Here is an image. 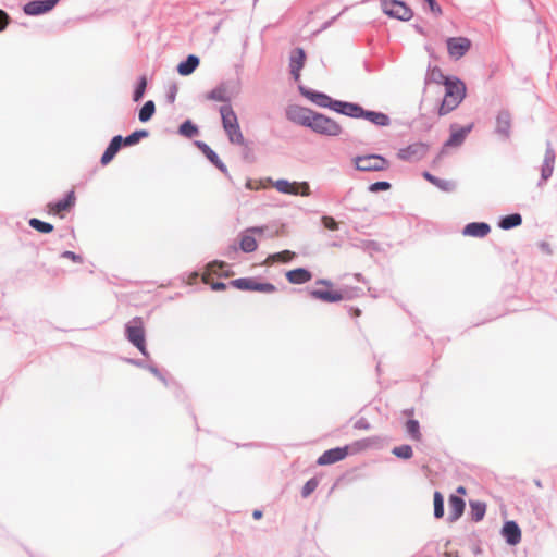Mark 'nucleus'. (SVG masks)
<instances>
[{
  "instance_id": "f257e3e1",
  "label": "nucleus",
  "mask_w": 557,
  "mask_h": 557,
  "mask_svg": "<svg viewBox=\"0 0 557 557\" xmlns=\"http://www.w3.org/2000/svg\"><path fill=\"white\" fill-rule=\"evenodd\" d=\"M445 96L440 107V115H445L456 109L466 96V86L459 79L445 77Z\"/></svg>"
},
{
  "instance_id": "f03ea898",
  "label": "nucleus",
  "mask_w": 557,
  "mask_h": 557,
  "mask_svg": "<svg viewBox=\"0 0 557 557\" xmlns=\"http://www.w3.org/2000/svg\"><path fill=\"white\" fill-rule=\"evenodd\" d=\"M223 128L232 144L243 146L245 138L240 131L238 119L230 104H224L220 108Z\"/></svg>"
},
{
  "instance_id": "7ed1b4c3",
  "label": "nucleus",
  "mask_w": 557,
  "mask_h": 557,
  "mask_svg": "<svg viewBox=\"0 0 557 557\" xmlns=\"http://www.w3.org/2000/svg\"><path fill=\"white\" fill-rule=\"evenodd\" d=\"M308 127L326 136H338L342 133V127L337 122L315 112H313Z\"/></svg>"
},
{
  "instance_id": "20e7f679",
  "label": "nucleus",
  "mask_w": 557,
  "mask_h": 557,
  "mask_svg": "<svg viewBox=\"0 0 557 557\" xmlns=\"http://www.w3.org/2000/svg\"><path fill=\"white\" fill-rule=\"evenodd\" d=\"M126 335L128 341L138 348V350L147 356L146 342H145V329L143 319L137 317L134 318L126 325Z\"/></svg>"
},
{
  "instance_id": "39448f33",
  "label": "nucleus",
  "mask_w": 557,
  "mask_h": 557,
  "mask_svg": "<svg viewBox=\"0 0 557 557\" xmlns=\"http://www.w3.org/2000/svg\"><path fill=\"white\" fill-rule=\"evenodd\" d=\"M354 164L359 171H384L389 166V162L380 154L358 156Z\"/></svg>"
},
{
  "instance_id": "423d86ee",
  "label": "nucleus",
  "mask_w": 557,
  "mask_h": 557,
  "mask_svg": "<svg viewBox=\"0 0 557 557\" xmlns=\"http://www.w3.org/2000/svg\"><path fill=\"white\" fill-rule=\"evenodd\" d=\"M381 7L385 14L400 21H409L413 16L412 10L401 1L382 0Z\"/></svg>"
},
{
  "instance_id": "0eeeda50",
  "label": "nucleus",
  "mask_w": 557,
  "mask_h": 557,
  "mask_svg": "<svg viewBox=\"0 0 557 557\" xmlns=\"http://www.w3.org/2000/svg\"><path fill=\"white\" fill-rule=\"evenodd\" d=\"M231 285L240 290L259 292L271 294L276 292V286L272 283H260L253 277H242L231 282Z\"/></svg>"
},
{
  "instance_id": "6e6552de",
  "label": "nucleus",
  "mask_w": 557,
  "mask_h": 557,
  "mask_svg": "<svg viewBox=\"0 0 557 557\" xmlns=\"http://www.w3.org/2000/svg\"><path fill=\"white\" fill-rule=\"evenodd\" d=\"M317 285L325 286L326 288H314L310 292V296L314 299L325 301V302H337L343 300L344 294L339 290L332 289L333 283L327 280H319L317 281Z\"/></svg>"
},
{
  "instance_id": "1a4fd4ad",
  "label": "nucleus",
  "mask_w": 557,
  "mask_h": 557,
  "mask_svg": "<svg viewBox=\"0 0 557 557\" xmlns=\"http://www.w3.org/2000/svg\"><path fill=\"white\" fill-rule=\"evenodd\" d=\"M473 128V124H469L465 127H458L457 125L450 126V136L449 138L444 143L441 153H447L449 148H457L463 144L467 136L471 133Z\"/></svg>"
},
{
  "instance_id": "9d476101",
  "label": "nucleus",
  "mask_w": 557,
  "mask_h": 557,
  "mask_svg": "<svg viewBox=\"0 0 557 557\" xmlns=\"http://www.w3.org/2000/svg\"><path fill=\"white\" fill-rule=\"evenodd\" d=\"M446 44L449 57L456 60L462 58L471 48V40L466 37H450Z\"/></svg>"
},
{
  "instance_id": "9b49d317",
  "label": "nucleus",
  "mask_w": 557,
  "mask_h": 557,
  "mask_svg": "<svg viewBox=\"0 0 557 557\" xmlns=\"http://www.w3.org/2000/svg\"><path fill=\"white\" fill-rule=\"evenodd\" d=\"M273 186L283 194H290V195H302L308 196L310 194V187L308 183H297V182H288L286 180H278L276 181Z\"/></svg>"
},
{
  "instance_id": "f8f14e48",
  "label": "nucleus",
  "mask_w": 557,
  "mask_h": 557,
  "mask_svg": "<svg viewBox=\"0 0 557 557\" xmlns=\"http://www.w3.org/2000/svg\"><path fill=\"white\" fill-rule=\"evenodd\" d=\"M349 454V446L336 447L324 451L318 459V465H332L345 459Z\"/></svg>"
},
{
  "instance_id": "ddd939ff",
  "label": "nucleus",
  "mask_w": 557,
  "mask_h": 557,
  "mask_svg": "<svg viewBox=\"0 0 557 557\" xmlns=\"http://www.w3.org/2000/svg\"><path fill=\"white\" fill-rule=\"evenodd\" d=\"M75 203V194L74 191H70L65 199L60 200L58 202H51L47 206V211L49 214L63 216L65 212H69Z\"/></svg>"
},
{
  "instance_id": "4468645a",
  "label": "nucleus",
  "mask_w": 557,
  "mask_h": 557,
  "mask_svg": "<svg viewBox=\"0 0 557 557\" xmlns=\"http://www.w3.org/2000/svg\"><path fill=\"white\" fill-rule=\"evenodd\" d=\"M426 150L428 147L424 144L417 143L400 149L397 156L399 159L405 161H414L423 158L426 153Z\"/></svg>"
},
{
  "instance_id": "2eb2a0df",
  "label": "nucleus",
  "mask_w": 557,
  "mask_h": 557,
  "mask_svg": "<svg viewBox=\"0 0 557 557\" xmlns=\"http://www.w3.org/2000/svg\"><path fill=\"white\" fill-rule=\"evenodd\" d=\"M306 54L304 49L296 48L292 51L289 58V69L295 81H299L300 71L305 65Z\"/></svg>"
},
{
  "instance_id": "dca6fc26",
  "label": "nucleus",
  "mask_w": 557,
  "mask_h": 557,
  "mask_svg": "<svg viewBox=\"0 0 557 557\" xmlns=\"http://www.w3.org/2000/svg\"><path fill=\"white\" fill-rule=\"evenodd\" d=\"M313 111L294 106L287 110V116L290 121L304 126H309Z\"/></svg>"
},
{
  "instance_id": "f3484780",
  "label": "nucleus",
  "mask_w": 557,
  "mask_h": 557,
  "mask_svg": "<svg viewBox=\"0 0 557 557\" xmlns=\"http://www.w3.org/2000/svg\"><path fill=\"white\" fill-rule=\"evenodd\" d=\"M502 535L509 545H517L521 541V530L515 521L505 522Z\"/></svg>"
},
{
  "instance_id": "a211bd4d",
  "label": "nucleus",
  "mask_w": 557,
  "mask_h": 557,
  "mask_svg": "<svg viewBox=\"0 0 557 557\" xmlns=\"http://www.w3.org/2000/svg\"><path fill=\"white\" fill-rule=\"evenodd\" d=\"M57 3V0H37L28 2L24 7V12L28 15H38L41 13H46L50 11L54 4Z\"/></svg>"
},
{
  "instance_id": "6ab92c4d",
  "label": "nucleus",
  "mask_w": 557,
  "mask_h": 557,
  "mask_svg": "<svg viewBox=\"0 0 557 557\" xmlns=\"http://www.w3.org/2000/svg\"><path fill=\"white\" fill-rule=\"evenodd\" d=\"M333 110L351 117H361L364 113V110L358 104L337 100L334 101Z\"/></svg>"
},
{
  "instance_id": "aec40b11",
  "label": "nucleus",
  "mask_w": 557,
  "mask_h": 557,
  "mask_svg": "<svg viewBox=\"0 0 557 557\" xmlns=\"http://www.w3.org/2000/svg\"><path fill=\"white\" fill-rule=\"evenodd\" d=\"M491 231V227L487 223L483 222H473L466 225L463 228V235L472 236V237H484Z\"/></svg>"
},
{
  "instance_id": "412c9836",
  "label": "nucleus",
  "mask_w": 557,
  "mask_h": 557,
  "mask_svg": "<svg viewBox=\"0 0 557 557\" xmlns=\"http://www.w3.org/2000/svg\"><path fill=\"white\" fill-rule=\"evenodd\" d=\"M302 95L317 106L322 108H331L333 110L334 100H332V98L327 95L310 90L302 91Z\"/></svg>"
},
{
  "instance_id": "4be33fe9",
  "label": "nucleus",
  "mask_w": 557,
  "mask_h": 557,
  "mask_svg": "<svg viewBox=\"0 0 557 557\" xmlns=\"http://www.w3.org/2000/svg\"><path fill=\"white\" fill-rule=\"evenodd\" d=\"M286 278L290 284H305L312 278V274L304 268H298L288 271Z\"/></svg>"
},
{
  "instance_id": "5701e85b",
  "label": "nucleus",
  "mask_w": 557,
  "mask_h": 557,
  "mask_svg": "<svg viewBox=\"0 0 557 557\" xmlns=\"http://www.w3.org/2000/svg\"><path fill=\"white\" fill-rule=\"evenodd\" d=\"M122 136L117 135L112 138L111 143L107 147L106 151L101 157V164L107 165L115 157L122 145Z\"/></svg>"
},
{
  "instance_id": "b1692460",
  "label": "nucleus",
  "mask_w": 557,
  "mask_h": 557,
  "mask_svg": "<svg viewBox=\"0 0 557 557\" xmlns=\"http://www.w3.org/2000/svg\"><path fill=\"white\" fill-rule=\"evenodd\" d=\"M449 516L451 520H457L461 517L465 510V502L462 498L451 495L448 499Z\"/></svg>"
},
{
  "instance_id": "393cba45",
  "label": "nucleus",
  "mask_w": 557,
  "mask_h": 557,
  "mask_svg": "<svg viewBox=\"0 0 557 557\" xmlns=\"http://www.w3.org/2000/svg\"><path fill=\"white\" fill-rule=\"evenodd\" d=\"M511 126V116L507 111H502L496 117V131L507 136Z\"/></svg>"
},
{
  "instance_id": "a878e982",
  "label": "nucleus",
  "mask_w": 557,
  "mask_h": 557,
  "mask_svg": "<svg viewBox=\"0 0 557 557\" xmlns=\"http://www.w3.org/2000/svg\"><path fill=\"white\" fill-rule=\"evenodd\" d=\"M296 257V253L290 250H283L281 252H276L273 255H270L265 261V265H271L273 263L280 262V263H287L292 261Z\"/></svg>"
},
{
  "instance_id": "bb28decb",
  "label": "nucleus",
  "mask_w": 557,
  "mask_h": 557,
  "mask_svg": "<svg viewBox=\"0 0 557 557\" xmlns=\"http://www.w3.org/2000/svg\"><path fill=\"white\" fill-rule=\"evenodd\" d=\"M239 246L244 252H252L257 249L258 244L255 236L246 230L240 234Z\"/></svg>"
},
{
  "instance_id": "cd10ccee",
  "label": "nucleus",
  "mask_w": 557,
  "mask_h": 557,
  "mask_svg": "<svg viewBox=\"0 0 557 557\" xmlns=\"http://www.w3.org/2000/svg\"><path fill=\"white\" fill-rule=\"evenodd\" d=\"M199 64V59L196 55H189L186 61L182 62L177 66V72L183 75L191 74Z\"/></svg>"
},
{
  "instance_id": "c85d7f7f",
  "label": "nucleus",
  "mask_w": 557,
  "mask_h": 557,
  "mask_svg": "<svg viewBox=\"0 0 557 557\" xmlns=\"http://www.w3.org/2000/svg\"><path fill=\"white\" fill-rule=\"evenodd\" d=\"M216 264H210L208 271H206L202 275V281L205 284H208L211 286L213 290H223L226 288V285L222 282H214L213 274L215 273L214 267Z\"/></svg>"
},
{
  "instance_id": "c756f323",
  "label": "nucleus",
  "mask_w": 557,
  "mask_h": 557,
  "mask_svg": "<svg viewBox=\"0 0 557 557\" xmlns=\"http://www.w3.org/2000/svg\"><path fill=\"white\" fill-rule=\"evenodd\" d=\"M361 117H366L368 121L380 126H385L389 123L388 116L381 112L364 111Z\"/></svg>"
},
{
  "instance_id": "7c9ffc66",
  "label": "nucleus",
  "mask_w": 557,
  "mask_h": 557,
  "mask_svg": "<svg viewBox=\"0 0 557 557\" xmlns=\"http://www.w3.org/2000/svg\"><path fill=\"white\" fill-rule=\"evenodd\" d=\"M407 434L417 442L422 440V433L420 431V424L417 420H408L405 424Z\"/></svg>"
},
{
  "instance_id": "2f4dec72",
  "label": "nucleus",
  "mask_w": 557,
  "mask_h": 557,
  "mask_svg": "<svg viewBox=\"0 0 557 557\" xmlns=\"http://www.w3.org/2000/svg\"><path fill=\"white\" fill-rule=\"evenodd\" d=\"M423 177L426 181H429L430 183H432L433 185H435L438 188H441L442 190L450 191L454 188V185H453L451 182L437 178V177H435L434 175H432L429 172H424L423 173Z\"/></svg>"
},
{
  "instance_id": "473e14b6",
  "label": "nucleus",
  "mask_w": 557,
  "mask_h": 557,
  "mask_svg": "<svg viewBox=\"0 0 557 557\" xmlns=\"http://www.w3.org/2000/svg\"><path fill=\"white\" fill-rule=\"evenodd\" d=\"M522 223V218L518 213L509 214L503 218L499 222V227L503 230H509L519 226Z\"/></svg>"
},
{
  "instance_id": "72a5a7b5",
  "label": "nucleus",
  "mask_w": 557,
  "mask_h": 557,
  "mask_svg": "<svg viewBox=\"0 0 557 557\" xmlns=\"http://www.w3.org/2000/svg\"><path fill=\"white\" fill-rule=\"evenodd\" d=\"M470 508H471L470 513L474 521H480L483 519L485 511H486L485 504L480 503V502H473L470 504Z\"/></svg>"
},
{
  "instance_id": "f704fd0d",
  "label": "nucleus",
  "mask_w": 557,
  "mask_h": 557,
  "mask_svg": "<svg viewBox=\"0 0 557 557\" xmlns=\"http://www.w3.org/2000/svg\"><path fill=\"white\" fill-rule=\"evenodd\" d=\"M29 225L39 233L48 234L53 231V225L39 219L33 218L29 220Z\"/></svg>"
},
{
  "instance_id": "c9c22d12",
  "label": "nucleus",
  "mask_w": 557,
  "mask_h": 557,
  "mask_svg": "<svg viewBox=\"0 0 557 557\" xmlns=\"http://www.w3.org/2000/svg\"><path fill=\"white\" fill-rule=\"evenodd\" d=\"M154 109H156V107H154L153 101H151V100L147 101V102L143 106V108L140 109V111H139V115H138L139 120H140L141 122H147V121H149V120L151 119V116L153 115V113H154Z\"/></svg>"
},
{
  "instance_id": "e433bc0d",
  "label": "nucleus",
  "mask_w": 557,
  "mask_h": 557,
  "mask_svg": "<svg viewBox=\"0 0 557 557\" xmlns=\"http://www.w3.org/2000/svg\"><path fill=\"white\" fill-rule=\"evenodd\" d=\"M207 98L210 100L220 101V102H226L230 99L226 89L223 87H219V88L211 90L207 95Z\"/></svg>"
},
{
  "instance_id": "4c0bfd02",
  "label": "nucleus",
  "mask_w": 557,
  "mask_h": 557,
  "mask_svg": "<svg viewBox=\"0 0 557 557\" xmlns=\"http://www.w3.org/2000/svg\"><path fill=\"white\" fill-rule=\"evenodd\" d=\"M392 453L401 459H410L413 455L412 448L409 445H400L397 447H394Z\"/></svg>"
},
{
  "instance_id": "58836bf2",
  "label": "nucleus",
  "mask_w": 557,
  "mask_h": 557,
  "mask_svg": "<svg viewBox=\"0 0 557 557\" xmlns=\"http://www.w3.org/2000/svg\"><path fill=\"white\" fill-rule=\"evenodd\" d=\"M180 133L183 135V136H186L188 138H191L194 137L195 135L198 134V128L196 125H194L190 121H185L181 126H180Z\"/></svg>"
},
{
  "instance_id": "ea45409f",
  "label": "nucleus",
  "mask_w": 557,
  "mask_h": 557,
  "mask_svg": "<svg viewBox=\"0 0 557 557\" xmlns=\"http://www.w3.org/2000/svg\"><path fill=\"white\" fill-rule=\"evenodd\" d=\"M434 516L436 518L444 516V499L440 492L434 493Z\"/></svg>"
},
{
  "instance_id": "a19ab883",
  "label": "nucleus",
  "mask_w": 557,
  "mask_h": 557,
  "mask_svg": "<svg viewBox=\"0 0 557 557\" xmlns=\"http://www.w3.org/2000/svg\"><path fill=\"white\" fill-rule=\"evenodd\" d=\"M147 134L148 133L146 131H136V132L132 133L131 135H128L127 137H125L122 140V143L125 146L135 145V144H137L140 140V138L146 137Z\"/></svg>"
},
{
  "instance_id": "79ce46f5",
  "label": "nucleus",
  "mask_w": 557,
  "mask_h": 557,
  "mask_svg": "<svg viewBox=\"0 0 557 557\" xmlns=\"http://www.w3.org/2000/svg\"><path fill=\"white\" fill-rule=\"evenodd\" d=\"M146 86H147V81L145 77H141L137 88L134 91V101H139L143 98L145 90H146Z\"/></svg>"
},
{
  "instance_id": "37998d69",
  "label": "nucleus",
  "mask_w": 557,
  "mask_h": 557,
  "mask_svg": "<svg viewBox=\"0 0 557 557\" xmlns=\"http://www.w3.org/2000/svg\"><path fill=\"white\" fill-rule=\"evenodd\" d=\"M318 487V481L310 479L302 487V496L308 497Z\"/></svg>"
},
{
  "instance_id": "c03bdc74",
  "label": "nucleus",
  "mask_w": 557,
  "mask_h": 557,
  "mask_svg": "<svg viewBox=\"0 0 557 557\" xmlns=\"http://www.w3.org/2000/svg\"><path fill=\"white\" fill-rule=\"evenodd\" d=\"M206 157L219 169L224 170V164L221 162L219 156L211 148L208 149Z\"/></svg>"
},
{
  "instance_id": "a18cd8bd",
  "label": "nucleus",
  "mask_w": 557,
  "mask_h": 557,
  "mask_svg": "<svg viewBox=\"0 0 557 557\" xmlns=\"http://www.w3.org/2000/svg\"><path fill=\"white\" fill-rule=\"evenodd\" d=\"M321 222L327 230L336 231L338 228L337 222L332 216L324 215L322 216Z\"/></svg>"
},
{
  "instance_id": "49530a36",
  "label": "nucleus",
  "mask_w": 557,
  "mask_h": 557,
  "mask_svg": "<svg viewBox=\"0 0 557 557\" xmlns=\"http://www.w3.org/2000/svg\"><path fill=\"white\" fill-rule=\"evenodd\" d=\"M391 184L388 182H376L369 187V189L373 193L379 190H388Z\"/></svg>"
},
{
  "instance_id": "de8ad7c7",
  "label": "nucleus",
  "mask_w": 557,
  "mask_h": 557,
  "mask_svg": "<svg viewBox=\"0 0 557 557\" xmlns=\"http://www.w3.org/2000/svg\"><path fill=\"white\" fill-rule=\"evenodd\" d=\"M10 17L9 15L3 11L0 10V32L4 30L7 26L9 25Z\"/></svg>"
},
{
  "instance_id": "09e8293b",
  "label": "nucleus",
  "mask_w": 557,
  "mask_h": 557,
  "mask_svg": "<svg viewBox=\"0 0 557 557\" xmlns=\"http://www.w3.org/2000/svg\"><path fill=\"white\" fill-rule=\"evenodd\" d=\"M62 257H63V258H66V259H70V260H72L73 262H78V263L83 262V258H82L81 256L76 255V253H75V252H73V251H64V252L62 253Z\"/></svg>"
},
{
  "instance_id": "8fccbe9b",
  "label": "nucleus",
  "mask_w": 557,
  "mask_h": 557,
  "mask_svg": "<svg viewBox=\"0 0 557 557\" xmlns=\"http://www.w3.org/2000/svg\"><path fill=\"white\" fill-rule=\"evenodd\" d=\"M428 3H429V7L431 9V11L433 13H435L436 15H441L442 14V9L441 7L436 3L435 0H425Z\"/></svg>"
},
{
  "instance_id": "3c124183",
  "label": "nucleus",
  "mask_w": 557,
  "mask_h": 557,
  "mask_svg": "<svg viewBox=\"0 0 557 557\" xmlns=\"http://www.w3.org/2000/svg\"><path fill=\"white\" fill-rule=\"evenodd\" d=\"M264 230H265L264 226H256V227L247 228L248 233H251L252 235H255V234L262 235Z\"/></svg>"
},
{
  "instance_id": "603ef678",
  "label": "nucleus",
  "mask_w": 557,
  "mask_h": 557,
  "mask_svg": "<svg viewBox=\"0 0 557 557\" xmlns=\"http://www.w3.org/2000/svg\"><path fill=\"white\" fill-rule=\"evenodd\" d=\"M198 147L202 150V152L206 154L208 152V149H210V147L205 144V143H197Z\"/></svg>"
},
{
  "instance_id": "864d4df0",
  "label": "nucleus",
  "mask_w": 557,
  "mask_h": 557,
  "mask_svg": "<svg viewBox=\"0 0 557 557\" xmlns=\"http://www.w3.org/2000/svg\"><path fill=\"white\" fill-rule=\"evenodd\" d=\"M198 147L202 150V152L206 154L208 152V149H210V147L205 144V143H197Z\"/></svg>"
},
{
  "instance_id": "5fc2aeb1",
  "label": "nucleus",
  "mask_w": 557,
  "mask_h": 557,
  "mask_svg": "<svg viewBox=\"0 0 557 557\" xmlns=\"http://www.w3.org/2000/svg\"><path fill=\"white\" fill-rule=\"evenodd\" d=\"M350 313L352 317L358 318L361 315V310L359 308H351Z\"/></svg>"
},
{
  "instance_id": "6e6d98bb",
  "label": "nucleus",
  "mask_w": 557,
  "mask_h": 557,
  "mask_svg": "<svg viewBox=\"0 0 557 557\" xmlns=\"http://www.w3.org/2000/svg\"><path fill=\"white\" fill-rule=\"evenodd\" d=\"M252 517L255 519H260L262 517V511L261 510H255L253 513H252Z\"/></svg>"
},
{
  "instance_id": "4d7b16f0",
  "label": "nucleus",
  "mask_w": 557,
  "mask_h": 557,
  "mask_svg": "<svg viewBox=\"0 0 557 557\" xmlns=\"http://www.w3.org/2000/svg\"><path fill=\"white\" fill-rule=\"evenodd\" d=\"M444 557H459L456 552H446Z\"/></svg>"
},
{
  "instance_id": "13d9d810",
  "label": "nucleus",
  "mask_w": 557,
  "mask_h": 557,
  "mask_svg": "<svg viewBox=\"0 0 557 557\" xmlns=\"http://www.w3.org/2000/svg\"><path fill=\"white\" fill-rule=\"evenodd\" d=\"M457 493H458V494H461V495H465V494H466V488H465L463 486H459V487L457 488Z\"/></svg>"
},
{
  "instance_id": "bf43d9fd",
  "label": "nucleus",
  "mask_w": 557,
  "mask_h": 557,
  "mask_svg": "<svg viewBox=\"0 0 557 557\" xmlns=\"http://www.w3.org/2000/svg\"><path fill=\"white\" fill-rule=\"evenodd\" d=\"M247 187L250 189L253 188L250 182L247 183Z\"/></svg>"
}]
</instances>
